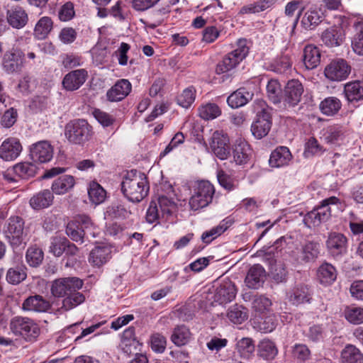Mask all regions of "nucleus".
Segmentation results:
<instances>
[{"label":"nucleus","mask_w":363,"mask_h":363,"mask_svg":"<svg viewBox=\"0 0 363 363\" xmlns=\"http://www.w3.org/2000/svg\"><path fill=\"white\" fill-rule=\"evenodd\" d=\"M88 195L90 201L99 205L103 203L106 198V192L104 189L97 182H91L88 188Z\"/></svg>","instance_id":"42"},{"label":"nucleus","mask_w":363,"mask_h":363,"mask_svg":"<svg viewBox=\"0 0 363 363\" xmlns=\"http://www.w3.org/2000/svg\"><path fill=\"white\" fill-rule=\"evenodd\" d=\"M265 271L259 264L252 266L245 277V284L250 289H258L264 282Z\"/></svg>","instance_id":"26"},{"label":"nucleus","mask_w":363,"mask_h":363,"mask_svg":"<svg viewBox=\"0 0 363 363\" xmlns=\"http://www.w3.org/2000/svg\"><path fill=\"white\" fill-rule=\"evenodd\" d=\"M341 363H363V353L353 345L348 344L341 351Z\"/></svg>","instance_id":"33"},{"label":"nucleus","mask_w":363,"mask_h":363,"mask_svg":"<svg viewBox=\"0 0 363 363\" xmlns=\"http://www.w3.org/2000/svg\"><path fill=\"white\" fill-rule=\"evenodd\" d=\"M6 22L14 29L24 28L28 22V15L26 11L20 6H14L6 11Z\"/></svg>","instance_id":"20"},{"label":"nucleus","mask_w":363,"mask_h":363,"mask_svg":"<svg viewBox=\"0 0 363 363\" xmlns=\"http://www.w3.org/2000/svg\"><path fill=\"white\" fill-rule=\"evenodd\" d=\"M271 306L272 301L264 296H257L252 302L253 308L261 313L269 311Z\"/></svg>","instance_id":"61"},{"label":"nucleus","mask_w":363,"mask_h":363,"mask_svg":"<svg viewBox=\"0 0 363 363\" xmlns=\"http://www.w3.org/2000/svg\"><path fill=\"white\" fill-rule=\"evenodd\" d=\"M277 352L274 343L269 340H263L258 345V354L264 359H274Z\"/></svg>","instance_id":"47"},{"label":"nucleus","mask_w":363,"mask_h":363,"mask_svg":"<svg viewBox=\"0 0 363 363\" xmlns=\"http://www.w3.org/2000/svg\"><path fill=\"white\" fill-rule=\"evenodd\" d=\"M90 127L83 119L74 120L66 124L65 135L72 143L80 144L88 139Z\"/></svg>","instance_id":"8"},{"label":"nucleus","mask_w":363,"mask_h":363,"mask_svg":"<svg viewBox=\"0 0 363 363\" xmlns=\"http://www.w3.org/2000/svg\"><path fill=\"white\" fill-rule=\"evenodd\" d=\"M67 240L65 237H53L51 239L50 252L56 257H60L65 251Z\"/></svg>","instance_id":"57"},{"label":"nucleus","mask_w":363,"mask_h":363,"mask_svg":"<svg viewBox=\"0 0 363 363\" xmlns=\"http://www.w3.org/2000/svg\"><path fill=\"white\" fill-rule=\"evenodd\" d=\"M75 15L74 4L68 1L63 4L59 9L58 18L61 21H68L74 18Z\"/></svg>","instance_id":"62"},{"label":"nucleus","mask_w":363,"mask_h":363,"mask_svg":"<svg viewBox=\"0 0 363 363\" xmlns=\"http://www.w3.org/2000/svg\"><path fill=\"white\" fill-rule=\"evenodd\" d=\"M303 62L307 69H313L318 67L320 62L319 49L313 45H308L303 50Z\"/></svg>","instance_id":"30"},{"label":"nucleus","mask_w":363,"mask_h":363,"mask_svg":"<svg viewBox=\"0 0 363 363\" xmlns=\"http://www.w3.org/2000/svg\"><path fill=\"white\" fill-rule=\"evenodd\" d=\"M88 78V72L85 69H79L68 72L62 79L65 89L73 91L79 89Z\"/></svg>","instance_id":"19"},{"label":"nucleus","mask_w":363,"mask_h":363,"mask_svg":"<svg viewBox=\"0 0 363 363\" xmlns=\"http://www.w3.org/2000/svg\"><path fill=\"white\" fill-rule=\"evenodd\" d=\"M337 23L324 30L320 38L325 45L329 48L338 47L341 45L345 38V27L347 21L345 17L336 18Z\"/></svg>","instance_id":"5"},{"label":"nucleus","mask_w":363,"mask_h":363,"mask_svg":"<svg viewBox=\"0 0 363 363\" xmlns=\"http://www.w3.org/2000/svg\"><path fill=\"white\" fill-rule=\"evenodd\" d=\"M345 204L337 197L331 196L323 200L320 205L305 215L303 223L308 228L318 226L326 222L333 213L343 211Z\"/></svg>","instance_id":"2"},{"label":"nucleus","mask_w":363,"mask_h":363,"mask_svg":"<svg viewBox=\"0 0 363 363\" xmlns=\"http://www.w3.org/2000/svg\"><path fill=\"white\" fill-rule=\"evenodd\" d=\"M345 94L349 101H358L363 98V82L354 81L345 86Z\"/></svg>","instance_id":"41"},{"label":"nucleus","mask_w":363,"mask_h":363,"mask_svg":"<svg viewBox=\"0 0 363 363\" xmlns=\"http://www.w3.org/2000/svg\"><path fill=\"white\" fill-rule=\"evenodd\" d=\"M337 278V270L327 262L323 263L317 270V279L323 285H330Z\"/></svg>","instance_id":"32"},{"label":"nucleus","mask_w":363,"mask_h":363,"mask_svg":"<svg viewBox=\"0 0 363 363\" xmlns=\"http://www.w3.org/2000/svg\"><path fill=\"white\" fill-rule=\"evenodd\" d=\"M255 349L254 342L250 337H242L236 343L238 352L245 359H250L253 355Z\"/></svg>","instance_id":"44"},{"label":"nucleus","mask_w":363,"mask_h":363,"mask_svg":"<svg viewBox=\"0 0 363 363\" xmlns=\"http://www.w3.org/2000/svg\"><path fill=\"white\" fill-rule=\"evenodd\" d=\"M75 184L74 177L62 175L56 179L52 184V190L56 194H64L70 190Z\"/></svg>","instance_id":"38"},{"label":"nucleus","mask_w":363,"mask_h":363,"mask_svg":"<svg viewBox=\"0 0 363 363\" xmlns=\"http://www.w3.org/2000/svg\"><path fill=\"white\" fill-rule=\"evenodd\" d=\"M23 226L24 222L18 216H12L8 220L4 228V234L13 247H18L23 242Z\"/></svg>","instance_id":"11"},{"label":"nucleus","mask_w":363,"mask_h":363,"mask_svg":"<svg viewBox=\"0 0 363 363\" xmlns=\"http://www.w3.org/2000/svg\"><path fill=\"white\" fill-rule=\"evenodd\" d=\"M199 113L204 120H213L221 114V110L216 104L208 103L199 108Z\"/></svg>","instance_id":"50"},{"label":"nucleus","mask_w":363,"mask_h":363,"mask_svg":"<svg viewBox=\"0 0 363 363\" xmlns=\"http://www.w3.org/2000/svg\"><path fill=\"white\" fill-rule=\"evenodd\" d=\"M196 89L193 86H189L177 96V103L184 108H189L194 101L196 98Z\"/></svg>","instance_id":"51"},{"label":"nucleus","mask_w":363,"mask_h":363,"mask_svg":"<svg viewBox=\"0 0 363 363\" xmlns=\"http://www.w3.org/2000/svg\"><path fill=\"white\" fill-rule=\"evenodd\" d=\"M345 319L354 325L363 323V308L347 306L344 311Z\"/></svg>","instance_id":"49"},{"label":"nucleus","mask_w":363,"mask_h":363,"mask_svg":"<svg viewBox=\"0 0 363 363\" xmlns=\"http://www.w3.org/2000/svg\"><path fill=\"white\" fill-rule=\"evenodd\" d=\"M303 93V86L297 79L289 81L284 89V102L285 106L294 107L301 101Z\"/></svg>","instance_id":"17"},{"label":"nucleus","mask_w":363,"mask_h":363,"mask_svg":"<svg viewBox=\"0 0 363 363\" xmlns=\"http://www.w3.org/2000/svg\"><path fill=\"white\" fill-rule=\"evenodd\" d=\"M52 192L45 189L34 194L30 199L29 203L34 210H40L49 207L53 201Z\"/></svg>","instance_id":"29"},{"label":"nucleus","mask_w":363,"mask_h":363,"mask_svg":"<svg viewBox=\"0 0 363 363\" xmlns=\"http://www.w3.org/2000/svg\"><path fill=\"white\" fill-rule=\"evenodd\" d=\"M320 10L311 6L303 15L301 23L306 29H311L321 22Z\"/></svg>","instance_id":"40"},{"label":"nucleus","mask_w":363,"mask_h":363,"mask_svg":"<svg viewBox=\"0 0 363 363\" xmlns=\"http://www.w3.org/2000/svg\"><path fill=\"white\" fill-rule=\"evenodd\" d=\"M66 233L67 235L75 242L80 241L82 242L85 236L89 237L87 234L79 228L78 224L73 223L72 221L68 223Z\"/></svg>","instance_id":"60"},{"label":"nucleus","mask_w":363,"mask_h":363,"mask_svg":"<svg viewBox=\"0 0 363 363\" xmlns=\"http://www.w3.org/2000/svg\"><path fill=\"white\" fill-rule=\"evenodd\" d=\"M53 156V147L49 142L43 140L33 144L30 148V157L33 162L46 163Z\"/></svg>","instance_id":"16"},{"label":"nucleus","mask_w":363,"mask_h":363,"mask_svg":"<svg viewBox=\"0 0 363 363\" xmlns=\"http://www.w3.org/2000/svg\"><path fill=\"white\" fill-rule=\"evenodd\" d=\"M85 297L82 293L74 291L63 299L62 308L65 311L71 310L83 303Z\"/></svg>","instance_id":"53"},{"label":"nucleus","mask_w":363,"mask_h":363,"mask_svg":"<svg viewBox=\"0 0 363 363\" xmlns=\"http://www.w3.org/2000/svg\"><path fill=\"white\" fill-rule=\"evenodd\" d=\"M293 253L294 255L296 256V260L298 263L302 264L308 262L318 257L319 254V245L318 243L308 242L302 247L300 255L296 256L294 252Z\"/></svg>","instance_id":"31"},{"label":"nucleus","mask_w":363,"mask_h":363,"mask_svg":"<svg viewBox=\"0 0 363 363\" xmlns=\"http://www.w3.org/2000/svg\"><path fill=\"white\" fill-rule=\"evenodd\" d=\"M9 328L12 333L22 337L27 341L35 340L40 334L38 325L26 317H13L10 321Z\"/></svg>","instance_id":"4"},{"label":"nucleus","mask_w":363,"mask_h":363,"mask_svg":"<svg viewBox=\"0 0 363 363\" xmlns=\"http://www.w3.org/2000/svg\"><path fill=\"white\" fill-rule=\"evenodd\" d=\"M228 228L227 222L223 220L218 225L204 232L201 235V239L205 243H210L212 240L224 233Z\"/></svg>","instance_id":"55"},{"label":"nucleus","mask_w":363,"mask_h":363,"mask_svg":"<svg viewBox=\"0 0 363 363\" xmlns=\"http://www.w3.org/2000/svg\"><path fill=\"white\" fill-rule=\"evenodd\" d=\"M121 190L129 201L136 203L141 201L149 191L145 174L137 170L128 172L123 177Z\"/></svg>","instance_id":"1"},{"label":"nucleus","mask_w":363,"mask_h":363,"mask_svg":"<svg viewBox=\"0 0 363 363\" xmlns=\"http://www.w3.org/2000/svg\"><path fill=\"white\" fill-rule=\"evenodd\" d=\"M175 208V203L167 196H160L152 201L146 213V220L149 223L167 220Z\"/></svg>","instance_id":"3"},{"label":"nucleus","mask_w":363,"mask_h":363,"mask_svg":"<svg viewBox=\"0 0 363 363\" xmlns=\"http://www.w3.org/2000/svg\"><path fill=\"white\" fill-rule=\"evenodd\" d=\"M26 258L30 266L37 267L43 259V252L39 247L32 246L28 249Z\"/></svg>","instance_id":"56"},{"label":"nucleus","mask_w":363,"mask_h":363,"mask_svg":"<svg viewBox=\"0 0 363 363\" xmlns=\"http://www.w3.org/2000/svg\"><path fill=\"white\" fill-rule=\"evenodd\" d=\"M326 245L333 255H339L346 252L347 238L341 233H331L328 235Z\"/></svg>","instance_id":"23"},{"label":"nucleus","mask_w":363,"mask_h":363,"mask_svg":"<svg viewBox=\"0 0 363 363\" xmlns=\"http://www.w3.org/2000/svg\"><path fill=\"white\" fill-rule=\"evenodd\" d=\"M22 150V145L18 138H8L0 145V158L4 161H13L20 155Z\"/></svg>","instance_id":"18"},{"label":"nucleus","mask_w":363,"mask_h":363,"mask_svg":"<svg viewBox=\"0 0 363 363\" xmlns=\"http://www.w3.org/2000/svg\"><path fill=\"white\" fill-rule=\"evenodd\" d=\"M324 141L332 146H340L345 140L342 128L338 126L328 127L323 133Z\"/></svg>","instance_id":"37"},{"label":"nucleus","mask_w":363,"mask_h":363,"mask_svg":"<svg viewBox=\"0 0 363 363\" xmlns=\"http://www.w3.org/2000/svg\"><path fill=\"white\" fill-rule=\"evenodd\" d=\"M355 34L351 40V47L354 52L363 55V21L355 23Z\"/></svg>","instance_id":"46"},{"label":"nucleus","mask_w":363,"mask_h":363,"mask_svg":"<svg viewBox=\"0 0 363 363\" xmlns=\"http://www.w3.org/2000/svg\"><path fill=\"white\" fill-rule=\"evenodd\" d=\"M191 336L189 328L184 325H180L174 328L171 340L174 345L183 346L189 342Z\"/></svg>","instance_id":"43"},{"label":"nucleus","mask_w":363,"mask_h":363,"mask_svg":"<svg viewBox=\"0 0 363 363\" xmlns=\"http://www.w3.org/2000/svg\"><path fill=\"white\" fill-rule=\"evenodd\" d=\"M72 222L78 224L79 228L89 236L95 237L94 225L87 216L79 215L77 216Z\"/></svg>","instance_id":"58"},{"label":"nucleus","mask_w":363,"mask_h":363,"mask_svg":"<svg viewBox=\"0 0 363 363\" xmlns=\"http://www.w3.org/2000/svg\"><path fill=\"white\" fill-rule=\"evenodd\" d=\"M240 306L234 305L228 309L227 317L233 323L241 324L247 318V313Z\"/></svg>","instance_id":"52"},{"label":"nucleus","mask_w":363,"mask_h":363,"mask_svg":"<svg viewBox=\"0 0 363 363\" xmlns=\"http://www.w3.org/2000/svg\"><path fill=\"white\" fill-rule=\"evenodd\" d=\"M291 67V61L289 56L282 55L274 60L271 65L272 69L277 73H285Z\"/></svg>","instance_id":"59"},{"label":"nucleus","mask_w":363,"mask_h":363,"mask_svg":"<svg viewBox=\"0 0 363 363\" xmlns=\"http://www.w3.org/2000/svg\"><path fill=\"white\" fill-rule=\"evenodd\" d=\"M215 193L214 186L208 181L198 183L194 194L189 200L190 208L194 211L207 206L213 199Z\"/></svg>","instance_id":"7"},{"label":"nucleus","mask_w":363,"mask_h":363,"mask_svg":"<svg viewBox=\"0 0 363 363\" xmlns=\"http://www.w3.org/2000/svg\"><path fill=\"white\" fill-rule=\"evenodd\" d=\"M50 307V303L40 295L29 296L23 303V309L28 311L45 312Z\"/></svg>","instance_id":"28"},{"label":"nucleus","mask_w":363,"mask_h":363,"mask_svg":"<svg viewBox=\"0 0 363 363\" xmlns=\"http://www.w3.org/2000/svg\"><path fill=\"white\" fill-rule=\"evenodd\" d=\"M230 140L226 134L222 131H215L209 142L213 154L220 160H226L230 155Z\"/></svg>","instance_id":"15"},{"label":"nucleus","mask_w":363,"mask_h":363,"mask_svg":"<svg viewBox=\"0 0 363 363\" xmlns=\"http://www.w3.org/2000/svg\"><path fill=\"white\" fill-rule=\"evenodd\" d=\"M341 107V101L335 96H328L324 99L319 104L320 112L327 116H333L337 114Z\"/></svg>","instance_id":"35"},{"label":"nucleus","mask_w":363,"mask_h":363,"mask_svg":"<svg viewBox=\"0 0 363 363\" xmlns=\"http://www.w3.org/2000/svg\"><path fill=\"white\" fill-rule=\"evenodd\" d=\"M26 267L23 265H16L9 269L6 280L11 284H18L26 278Z\"/></svg>","instance_id":"48"},{"label":"nucleus","mask_w":363,"mask_h":363,"mask_svg":"<svg viewBox=\"0 0 363 363\" xmlns=\"http://www.w3.org/2000/svg\"><path fill=\"white\" fill-rule=\"evenodd\" d=\"M312 296L313 291L308 285L298 283L287 291L286 298L291 305L298 306L301 304L311 303Z\"/></svg>","instance_id":"12"},{"label":"nucleus","mask_w":363,"mask_h":363,"mask_svg":"<svg viewBox=\"0 0 363 363\" xmlns=\"http://www.w3.org/2000/svg\"><path fill=\"white\" fill-rule=\"evenodd\" d=\"M53 28V21L49 16H43L40 18L36 23L33 35L37 40L45 39Z\"/></svg>","instance_id":"34"},{"label":"nucleus","mask_w":363,"mask_h":363,"mask_svg":"<svg viewBox=\"0 0 363 363\" xmlns=\"http://www.w3.org/2000/svg\"><path fill=\"white\" fill-rule=\"evenodd\" d=\"M324 151L322 146L320 145L318 140L313 138H310L305 145L304 155L307 157L321 153Z\"/></svg>","instance_id":"63"},{"label":"nucleus","mask_w":363,"mask_h":363,"mask_svg":"<svg viewBox=\"0 0 363 363\" xmlns=\"http://www.w3.org/2000/svg\"><path fill=\"white\" fill-rule=\"evenodd\" d=\"M252 94L247 91L245 88L238 89L231 94L227 99L228 105L237 108L245 105L252 98Z\"/></svg>","instance_id":"36"},{"label":"nucleus","mask_w":363,"mask_h":363,"mask_svg":"<svg viewBox=\"0 0 363 363\" xmlns=\"http://www.w3.org/2000/svg\"><path fill=\"white\" fill-rule=\"evenodd\" d=\"M257 104L260 106L261 110H257V118L251 125V131L256 138L261 139L268 134L272 121L269 111L264 108V101H258Z\"/></svg>","instance_id":"9"},{"label":"nucleus","mask_w":363,"mask_h":363,"mask_svg":"<svg viewBox=\"0 0 363 363\" xmlns=\"http://www.w3.org/2000/svg\"><path fill=\"white\" fill-rule=\"evenodd\" d=\"M150 343L155 352L162 353L166 348L167 341L163 335L157 333L152 335Z\"/></svg>","instance_id":"64"},{"label":"nucleus","mask_w":363,"mask_h":363,"mask_svg":"<svg viewBox=\"0 0 363 363\" xmlns=\"http://www.w3.org/2000/svg\"><path fill=\"white\" fill-rule=\"evenodd\" d=\"M236 295L235 286L230 281H223L217 288L215 294V301L220 304L233 301Z\"/></svg>","instance_id":"24"},{"label":"nucleus","mask_w":363,"mask_h":363,"mask_svg":"<svg viewBox=\"0 0 363 363\" xmlns=\"http://www.w3.org/2000/svg\"><path fill=\"white\" fill-rule=\"evenodd\" d=\"M249 48L246 40L240 39L238 42V48L228 53L216 67V73L220 74L234 69L247 56Z\"/></svg>","instance_id":"6"},{"label":"nucleus","mask_w":363,"mask_h":363,"mask_svg":"<svg viewBox=\"0 0 363 363\" xmlns=\"http://www.w3.org/2000/svg\"><path fill=\"white\" fill-rule=\"evenodd\" d=\"M15 175L21 179H28L36 174V167L31 162H19L14 166Z\"/></svg>","instance_id":"45"},{"label":"nucleus","mask_w":363,"mask_h":363,"mask_svg":"<svg viewBox=\"0 0 363 363\" xmlns=\"http://www.w3.org/2000/svg\"><path fill=\"white\" fill-rule=\"evenodd\" d=\"M83 281L77 277H65L53 281L51 292L57 297H67L82 287Z\"/></svg>","instance_id":"10"},{"label":"nucleus","mask_w":363,"mask_h":363,"mask_svg":"<svg viewBox=\"0 0 363 363\" xmlns=\"http://www.w3.org/2000/svg\"><path fill=\"white\" fill-rule=\"evenodd\" d=\"M292 158L289 149L284 146H281L274 150L269 160V164L272 167H280L287 165Z\"/></svg>","instance_id":"27"},{"label":"nucleus","mask_w":363,"mask_h":363,"mask_svg":"<svg viewBox=\"0 0 363 363\" xmlns=\"http://www.w3.org/2000/svg\"><path fill=\"white\" fill-rule=\"evenodd\" d=\"M25 63V55L18 48H12L6 51L2 57L4 70L9 74L21 71Z\"/></svg>","instance_id":"13"},{"label":"nucleus","mask_w":363,"mask_h":363,"mask_svg":"<svg viewBox=\"0 0 363 363\" xmlns=\"http://www.w3.org/2000/svg\"><path fill=\"white\" fill-rule=\"evenodd\" d=\"M276 1L277 0H259L252 4L243 6L240 9L239 14H252L264 11L272 7Z\"/></svg>","instance_id":"39"},{"label":"nucleus","mask_w":363,"mask_h":363,"mask_svg":"<svg viewBox=\"0 0 363 363\" xmlns=\"http://www.w3.org/2000/svg\"><path fill=\"white\" fill-rule=\"evenodd\" d=\"M350 71L348 63L342 59H338L333 60L325 67L324 74L330 81L340 82L345 80Z\"/></svg>","instance_id":"14"},{"label":"nucleus","mask_w":363,"mask_h":363,"mask_svg":"<svg viewBox=\"0 0 363 363\" xmlns=\"http://www.w3.org/2000/svg\"><path fill=\"white\" fill-rule=\"evenodd\" d=\"M252 150L247 143L243 139L236 140L233 147V160L237 164H243L246 163L250 156L251 155Z\"/></svg>","instance_id":"25"},{"label":"nucleus","mask_w":363,"mask_h":363,"mask_svg":"<svg viewBox=\"0 0 363 363\" xmlns=\"http://www.w3.org/2000/svg\"><path fill=\"white\" fill-rule=\"evenodd\" d=\"M281 85L276 79H271L267 85V94L270 101L274 104H278L281 101Z\"/></svg>","instance_id":"54"},{"label":"nucleus","mask_w":363,"mask_h":363,"mask_svg":"<svg viewBox=\"0 0 363 363\" xmlns=\"http://www.w3.org/2000/svg\"><path fill=\"white\" fill-rule=\"evenodd\" d=\"M112 249L111 246L105 244L96 246L89 253L88 260L94 267H101L107 263L111 258Z\"/></svg>","instance_id":"21"},{"label":"nucleus","mask_w":363,"mask_h":363,"mask_svg":"<svg viewBox=\"0 0 363 363\" xmlns=\"http://www.w3.org/2000/svg\"><path fill=\"white\" fill-rule=\"evenodd\" d=\"M131 91V84L127 79L118 80L106 93L110 101H119L123 99Z\"/></svg>","instance_id":"22"}]
</instances>
